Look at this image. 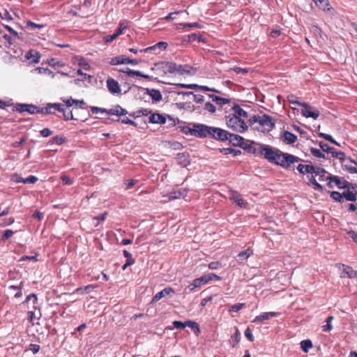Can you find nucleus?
<instances>
[{"mask_svg":"<svg viewBox=\"0 0 357 357\" xmlns=\"http://www.w3.org/2000/svg\"><path fill=\"white\" fill-rule=\"evenodd\" d=\"M259 157H262L269 162L288 168L291 164L298 162V158L289 153H282L269 145L262 144L261 151L258 150Z\"/></svg>","mask_w":357,"mask_h":357,"instance_id":"f257e3e1","label":"nucleus"},{"mask_svg":"<svg viewBox=\"0 0 357 357\" xmlns=\"http://www.w3.org/2000/svg\"><path fill=\"white\" fill-rule=\"evenodd\" d=\"M192 135L197 137H211L218 141L228 139L229 132L220 128L208 126L204 124L194 126V129H189Z\"/></svg>","mask_w":357,"mask_h":357,"instance_id":"f03ea898","label":"nucleus"},{"mask_svg":"<svg viewBox=\"0 0 357 357\" xmlns=\"http://www.w3.org/2000/svg\"><path fill=\"white\" fill-rule=\"evenodd\" d=\"M249 122L250 125L258 123L259 126L256 127V129L262 132H270L275 127L273 119L267 114H263L262 116L254 115L249 119Z\"/></svg>","mask_w":357,"mask_h":357,"instance_id":"7ed1b4c3","label":"nucleus"},{"mask_svg":"<svg viewBox=\"0 0 357 357\" xmlns=\"http://www.w3.org/2000/svg\"><path fill=\"white\" fill-rule=\"evenodd\" d=\"M226 123L228 128L236 132H243L248 129L245 122L240 120L232 114L226 116Z\"/></svg>","mask_w":357,"mask_h":357,"instance_id":"20e7f679","label":"nucleus"},{"mask_svg":"<svg viewBox=\"0 0 357 357\" xmlns=\"http://www.w3.org/2000/svg\"><path fill=\"white\" fill-rule=\"evenodd\" d=\"M328 177L330 178V181L328 182L327 185L330 188H333V182L335 183L340 189H345L351 184L349 181L337 176H328Z\"/></svg>","mask_w":357,"mask_h":357,"instance_id":"39448f33","label":"nucleus"},{"mask_svg":"<svg viewBox=\"0 0 357 357\" xmlns=\"http://www.w3.org/2000/svg\"><path fill=\"white\" fill-rule=\"evenodd\" d=\"M62 110L61 103H47L45 107H41L42 114H55L57 112Z\"/></svg>","mask_w":357,"mask_h":357,"instance_id":"423d86ee","label":"nucleus"},{"mask_svg":"<svg viewBox=\"0 0 357 357\" xmlns=\"http://www.w3.org/2000/svg\"><path fill=\"white\" fill-rule=\"evenodd\" d=\"M345 190H346L342 193V199L344 200V199H345L347 201L355 202L356 200L357 188L353 184H351L350 186L346 188Z\"/></svg>","mask_w":357,"mask_h":357,"instance_id":"0eeeda50","label":"nucleus"},{"mask_svg":"<svg viewBox=\"0 0 357 357\" xmlns=\"http://www.w3.org/2000/svg\"><path fill=\"white\" fill-rule=\"evenodd\" d=\"M175 85L178 87L183 88V89H196V90L198 89V90H201L203 91H212V92L220 93V91L218 90H216L213 88H209L206 86H200V85H198L196 84H187L178 83V84H176Z\"/></svg>","mask_w":357,"mask_h":357,"instance_id":"6e6552de","label":"nucleus"},{"mask_svg":"<svg viewBox=\"0 0 357 357\" xmlns=\"http://www.w3.org/2000/svg\"><path fill=\"white\" fill-rule=\"evenodd\" d=\"M108 91L112 94H121V89L119 82L114 78L109 77L106 81Z\"/></svg>","mask_w":357,"mask_h":357,"instance_id":"1a4fd4ad","label":"nucleus"},{"mask_svg":"<svg viewBox=\"0 0 357 357\" xmlns=\"http://www.w3.org/2000/svg\"><path fill=\"white\" fill-rule=\"evenodd\" d=\"M111 65L115 66L119 64L130 63L132 65H137L139 63L136 59H130L124 55L120 56H116L112 59L110 61Z\"/></svg>","mask_w":357,"mask_h":357,"instance_id":"9d476101","label":"nucleus"},{"mask_svg":"<svg viewBox=\"0 0 357 357\" xmlns=\"http://www.w3.org/2000/svg\"><path fill=\"white\" fill-rule=\"evenodd\" d=\"M210 278H207L206 275H202L200 278L195 279L191 284L188 286L190 291H194L196 288L200 287L202 285L208 283Z\"/></svg>","mask_w":357,"mask_h":357,"instance_id":"9b49d317","label":"nucleus"},{"mask_svg":"<svg viewBox=\"0 0 357 357\" xmlns=\"http://www.w3.org/2000/svg\"><path fill=\"white\" fill-rule=\"evenodd\" d=\"M229 199L235 202L238 206L242 208H246V203L243 199L241 195L236 190H231L229 191Z\"/></svg>","mask_w":357,"mask_h":357,"instance_id":"f8f14e48","label":"nucleus"},{"mask_svg":"<svg viewBox=\"0 0 357 357\" xmlns=\"http://www.w3.org/2000/svg\"><path fill=\"white\" fill-rule=\"evenodd\" d=\"M314 3L319 9L324 12H328L333 15L335 13L328 0H314Z\"/></svg>","mask_w":357,"mask_h":357,"instance_id":"ddd939ff","label":"nucleus"},{"mask_svg":"<svg viewBox=\"0 0 357 357\" xmlns=\"http://www.w3.org/2000/svg\"><path fill=\"white\" fill-rule=\"evenodd\" d=\"M231 110L233 115L236 116L240 120H243L244 122H245V120L248 118V112L238 105H234Z\"/></svg>","mask_w":357,"mask_h":357,"instance_id":"4468645a","label":"nucleus"},{"mask_svg":"<svg viewBox=\"0 0 357 357\" xmlns=\"http://www.w3.org/2000/svg\"><path fill=\"white\" fill-rule=\"evenodd\" d=\"M231 110L233 115L236 116L240 120H243L244 122H245V120L248 118V112L238 105H234Z\"/></svg>","mask_w":357,"mask_h":357,"instance_id":"2eb2a0df","label":"nucleus"},{"mask_svg":"<svg viewBox=\"0 0 357 357\" xmlns=\"http://www.w3.org/2000/svg\"><path fill=\"white\" fill-rule=\"evenodd\" d=\"M174 290L172 287H166L160 292H158L152 298L151 303H155L159 301L161 298L174 294Z\"/></svg>","mask_w":357,"mask_h":357,"instance_id":"dca6fc26","label":"nucleus"},{"mask_svg":"<svg viewBox=\"0 0 357 357\" xmlns=\"http://www.w3.org/2000/svg\"><path fill=\"white\" fill-rule=\"evenodd\" d=\"M176 159L177 163L183 167H186L190 164V155L187 152L178 153Z\"/></svg>","mask_w":357,"mask_h":357,"instance_id":"f3484780","label":"nucleus"},{"mask_svg":"<svg viewBox=\"0 0 357 357\" xmlns=\"http://www.w3.org/2000/svg\"><path fill=\"white\" fill-rule=\"evenodd\" d=\"M341 278H357V271L351 267L342 264Z\"/></svg>","mask_w":357,"mask_h":357,"instance_id":"a211bd4d","label":"nucleus"},{"mask_svg":"<svg viewBox=\"0 0 357 357\" xmlns=\"http://www.w3.org/2000/svg\"><path fill=\"white\" fill-rule=\"evenodd\" d=\"M280 314L279 312H263L259 315L257 316L254 320V323H261L264 320H268L272 317H278Z\"/></svg>","mask_w":357,"mask_h":357,"instance_id":"6ab92c4d","label":"nucleus"},{"mask_svg":"<svg viewBox=\"0 0 357 357\" xmlns=\"http://www.w3.org/2000/svg\"><path fill=\"white\" fill-rule=\"evenodd\" d=\"M173 325L175 328L179 329H183L186 326H190L192 328H197L199 331V325L197 323L192 321H188L185 323H183L180 321H174L173 322Z\"/></svg>","mask_w":357,"mask_h":357,"instance_id":"aec40b11","label":"nucleus"},{"mask_svg":"<svg viewBox=\"0 0 357 357\" xmlns=\"http://www.w3.org/2000/svg\"><path fill=\"white\" fill-rule=\"evenodd\" d=\"M314 175L317 176H319V180L320 181H330V178H328V176H332L331 174L328 173L326 171H325L324 169L319 168V167H315L314 166Z\"/></svg>","mask_w":357,"mask_h":357,"instance_id":"412c9836","label":"nucleus"},{"mask_svg":"<svg viewBox=\"0 0 357 357\" xmlns=\"http://www.w3.org/2000/svg\"><path fill=\"white\" fill-rule=\"evenodd\" d=\"M59 112L61 114L62 116H59L60 118H63L65 121L78 120L77 118L74 117L73 111L70 110L68 108H66L63 104H62V110H60Z\"/></svg>","mask_w":357,"mask_h":357,"instance_id":"4be33fe9","label":"nucleus"},{"mask_svg":"<svg viewBox=\"0 0 357 357\" xmlns=\"http://www.w3.org/2000/svg\"><path fill=\"white\" fill-rule=\"evenodd\" d=\"M40 57V52L34 50H30L26 54V58L34 63H39Z\"/></svg>","mask_w":357,"mask_h":357,"instance_id":"5701e85b","label":"nucleus"},{"mask_svg":"<svg viewBox=\"0 0 357 357\" xmlns=\"http://www.w3.org/2000/svg\"><path fill=\"white\" fill-rule=\"evenodd\" d=\"M281 138L282 141L287 144H294L297 139V137L289 131L283 132Z\"/></svg>","mask_w":357,"mask_h":357,"instance_id":"b1692460","label":"nucleus"},{"mask_svg":"<svg viewBox=\"0 0 357 357\" xmlns=\"http://www.w3.org/2000/svg\"><path fill=\"white\" fill-rule=\"evenodd\" d=\"M146 93L152 98L153 102H160L162 99L161 92L155 89H146Z\"/></svg>","mask_w":357,"mask_h":357,"instance_id":"393cba45","label":"nucleus"},{"mask_svg":"<svg viewBox=\"0 0 357 357\" xmlns=\"http://www.w3.org/2000/svg\"><path fill=\"white\" fill-rule=\"evenodd\" d=\"M314 36H317V43L319 45L322 46L325 43L326 35L317 26H314Z\"/></svg>","mask_w":357,"mask_h":357,"instance_id":"a878e982","label":"nucleus"},{"mask_svg":"<svg viewBox=\"0 0 357 357\" xmlns=\"http://www.w3.org/2000/svg\"><path fill=\"white\" fill-rule=\"evenodd\" d=\"M107 114L109 115L124 116L128 114V112L120 105H116L113 108L107 109Z\"/></svg>","mask_w":357,"mask_h":357,"instance_id":"bb28decb","label":"nucleus"},{"mask_svg":"<svg viewBox=\"0 0 357 357\" xmlns=\"http://www.w3.org/2000/svg\"><path fill=\"white\" fill-rule=\"evenodd\" d=\"M149 122L151 123L165 124L166 123V118L160 114L155 113L149 116Z\"/></svg>","mask_w":357,"mask_h":357,"instance_id":"cd10ccee","label":"nucleus"},{"mask_svg":"<svg viewBox=\"0 0 357 357\" xmlns=\"http://www.w3.org/2000/svg\"><path fill=\"white\" fill-rule=\"evenodd\" d=\"M187 192L188 191L185 188H181L178 190L171 192L169 194V199L172 200L184 198L186 196Z\"/></svg>","mask_w":357,"mask_h":357,"instance_id":"c85d7f7f","label":"nucleus"},{"mask_svg":"<svg viewBox=\"0 0 357 357\" xmlns=\"http://www.w3.org/2000/svg\"><path fill=\"white\" fill-rule=\"evenodd\" d=\"M234 146H241L244 139L238 135L229 133L228 139Z\"/></svg>","mask_w":357,"mask_h":357,"instance_id":"c756f323","label":"nucleus"},{"mask_svg":"<svg viewBox=\"0 0 357 357\" xmlns=\"http://www.w3.org/2000/svg\"><path fill=\"white\" fill-rule=\"evenodd\" d=\"M208 97L211 98L212 101L215 102L218 105L222 106L231 102L230 99L221 98L213 94H209Z\"/></svg>","mask_w":357,"mask_h":357,"instance_id":"7c9ffc66","label":"nucleus"},{"mask_svg":"<svg viewBox=\"0 0 357 357\" xmlns=\"http://www.w3.org/2000/svg\"><path fill=\"white\" fill-rule=\"evenodd\" d=\"M351 164L343 165V169L351 174H357V160L349 159Z\"/></svg>","mask_w":357,"mask_h":357,"instance_id":"2f4dec72","label":"nucleus"},{"mask_svg":"<svg viewBox=\"0 0 357 357\" xmlns=\"http://www.w3.org/2000/svg\"><path fill=\"white\" fill-rule=\"evenodd\" d=\"M301 107V112L305 117H312V107L305 102H301L299 105Z\"/></svg>","mask_w":357,"mask_h":357,"instance_id":"473e14b6","label":"nucleus"},{"mask_svg":"<svg viewBox=\"0 0 357 357\" xmlns=\"http://www.w3.org/2000/svg\"><path fill=\"white\" fill-rule=\"evenodd\" d=\"M73 62L75 64H77L79 66H82L84 70L89 69V64L86 62V61L81 56H76L73 58Z\"/></svg>","mask_w":357,"mask_h":357,"instance_id":"72a5a7b5","label":"nucleus"},{"mask_svg":"<svg viewBox=\"0 0 357 357\" xmlns=\"http://www.w3.org/2000/svg\"><path fill=\"white\" fill-rule=\"evenodd\" d=\"M162 68L167 73H173L179 70L178 67L172 62L162 63Z\"/></svg>","mask_w":357,"mask_h":357,"instance_id":"f704fd0d","label":"nucleus"},{"mask_svg":"<svg viewBox=\"0 0 357 357\" xmlns=\"http://www.w3.org/2000/svg\"><path fill=\"white\" fill-rule=\"evenodd\" d=\"M261 144L252 142L251 144L248 146L245 149L248 151V152L253 153L256 156H259L260 153H258V150L261 151Z\"/></svg>","mask_w":357,"mask_h":357,"instance_id":"c9c22d12","label":"nucleus"},{"mask_svg":"<svg viewBox=\"0 0 357 357\" xmlns=\"http://www.w3.org/2000/svg\"><path fill=\"white\" fill-rule=\"evenodd\" d=\"M121 72L124 73H126L127 75L130 76V77H133V76H137V77H142L145 79H150L151 77L148 75H143L141 72L139 71H137V70H130L129 68H127L126 70H121Z\"/></svg>","mask_w":357,"mask_h":357,"instance_id":"e433bc0d","label":"nucleus"},{"mask_svg":"<svg viewBox=\"0 0 357 357\" xmlns=\"http://www.w3.org/2000/svg\"><path fill=\"white\" fill-rule=\"evenodd\" d=\"M252 255L253 250L251 248H248L246 250L239 252L238 255V260L240 261H245Z\"/></svg>","mask_w":357,"mask_h":357,"instance_id":"4c0bfd02","label":"nucleus"},{"mask_svg":"<svg viewBox=\"0 0 357 357\" xmlns=\"http://www.w3.org/2000/svg\"><path fill=\"white\" fill-rule=\"evenodd\" d=\"M297 169L303 174L305 173L312 174V165L300 164Z\"/></svg>","mask_w":357,"mask_h":357,"instance_id":"58836bf2","label":"nucleus"},{"mask_svg":"<svg viewBox=\"0 0 357 357\" xmlns=\"http://www.w3.org/2000/svg\"><path fill=\"white\" fill-rule=\"evenodd\" d=\"M167 43H165V42H159V43H158L156 45H155L153 46L147 47V48H146L144 50H141L140 52H149L150 50L155 49L156 47L165 50V49L167 48Z\"/></svg>","mask_w":357,"mask_h":357,"instance_id":"ea45409f","label":"nucleus"},{"mask_svg":"<svg viewBox=\"0 0 357 357\" xmlns=\"http://www.w3.org/2000/svg\"><path fill=\"white\" fill-rule=\"evenodd\" d=\"M301 347L303 351L307 352L312 347V342L310 340H303L301 342Z\"/></svg>","mask_w":357,"mask_h":357,"instance_id":"a19ab883","label":"nucleus"},{"mask_svg":"<svg viewBox=\"0 0 357 357\" xmlns=\"http://www.w3.org/2000/svg\"><path fill=\"white\" fill-rule=\"evenodd\" d=\"M333 316H329L327 317V319H326V324L325 325L322 326L323 331H330L332 330L333 326L331 324V321H333Z\"/></svg>","mask_w":357,"mask_h":357,"instance_id":"79ce46f5","label":"nucleus"},{"mask_svg":"<svg viewBox=\"0 0 357 357\" xmlns=\"http://www.w3.org/2000/svg\"><path fill=\"white\" fill-rule=\"evenodd\" d=\"M28 106H29V104L17 103L15 105L13 110L19 112L20 113L24 112H27Z\"/></svg>","mask_w":357,"mask_h":357,"instance_id":"37998d69","label":"nucleus"},{"mask_svg":"<svg viewBox=\"0 0 357 357\" xmlns=\"http://www.w3.org/2000/svg\"><path fill=\"white\" fill-rule=\"evenodd\" d=\"M332 154V156L339 159L341 161H344L345 160V153L342 151H337L334 148L333 151L330 152Z\"/></svg>","mask_w":357,"mask_h":357,"instance_id":"c03bdc74","label":"nucleus"},{"mask_svg":"<svg viewBox=\"0 0 357 357\" xmlns=\"http://www.w3.org/2000/svg\"><path fill=\"white\" fill-rule=\"evenodd\" d=\"M183 95H193L194 96V101L197 103L202 102L204 101V96L200 94H193V92H182L181 93Z\"/></svg>","mask_w":357,"mask_h":357,"instance_id":"a18cd8bd","label":"nucleus"},{"mask_svg":"<svg viewBox=\"0 0 357 357\" xmlns=\"http://www.w3.org/2000/svg\"><path fill=\"white\" fill-rule=\"evenodd\" d=\"M66 141V138L61 136H55L52 137L50 140L52 144H55L56 145H61Z\"/></svg>","mask_w":357,"mask_h":357,"instance_id":"49530a36","label":"nucleus"},{"mask_svg":"<svg viewBox=\"0 0 357 357\" xmlns=\"http://www.w3.org/2000/svg\"><path fill=\"white\" fill-rule=\"evenodd\" d=\"M41 108L31 104H29L27 107V112L31 114L40 113Z\"/></svg>","mask_w":357,"mask_h":357,"instance_id":"de8ad7c7","label":"nucleus"},{"mask_svg":"<svg viewBox=\"0 0 357 357\" xmlns=\"http://www.w3.org/2000/svg\"><path fill=\"white\" fill-rule=\"evenodd\" d=\"M26 27L30 28L32 30H33V29H35L36 28L41 29V28H43L45 26L44 24H36V23L33 22H31V20H27L26 22Z\"/></svg>","mask_w":357,"mask_h":357,"instance_id":"09e8293b","label":"nucleus"},{"mask_svg":"<svg viewBox=\"0 0 357 357\" xmlns=\"http://www.w3.org/2000/svg\"><path fill=\"white\" fill-rule=\"evenodd\" d=\"M204 109L211 114H213L216 111V107L213 104L211 103L210 102H206L204 104Z\"/></svg>","mask_w":357,"mask_h":357,"instance_id":"8fccbe9b","label":"nucleus"},{"mask_svg":"<svg viewBox=\"0 0 357 357\" xmlns=\"http://www.w3.org/2000/svg\"><path fill=\"white\" fill-rule=\"evenodd\" d=\"M331 197L335 201L342 202V195L337 191H333L331 193Z\"/></svg>","mask_w":357,"mask_h":357,"instance_id":"3c124183","label":"nucleus"},{"mask_svg":"<svg viewBox=\"0 0 357 357\" xmlns=\"http://www.w3.org/2000/svg\"><path fill=\"white\" fill-rule=\"evenodd\" d=\"M319 146L324 152L330 153L331 151H333V147L329 146L327 144L324 143V142H319Z\"/></svg>","mask_w":357,"mask_h":357,"instance_id":"603ef678","label":"nucleus"},{"mask_svg":"<svg viewBox=\"0 0 357 357\" xmlns=\"http://www.w3.org/2000/svg\"><path fill=\"white\" fill-rule=\"evenodd\" d=\"M151 113V110L149 109H142L135 112V114L136 115V117H139L141 116H147Z\"/></svg>","mask_w":357,"mask_h":357,"instance_id":"864d4df0","label":"nucleus"},{"mask_svg":"<svg viewBox=\"0 0 357 357\" xmlns=\"http://www.w3.org/2000/svg\"><path fill=\"white\" fill-rule=\"evenodd\" d=\"M230 70H232V71L236 73L237 74H243V75L247 74L249 72L248 68H240V67H237V66L230 68Z\"/></svg>","mask_w":357,"mask_h":357,"instance_id":"5fc2aeb1","label":"nucleus"},{"mask_svg":"<svg viewBox=\"0 0 357 357\" xmlns=\"http://www.w3.org/2000/svg\"><path fill=\"white\" fill-rule=\"evenodd\" d=\"M13 105V100H8L4 101L0 99V109H6L7 107L12 106Z\"/></svg>","mask_w":357,"mask_h":357,"instance_id":"6e6d98bb","label":"nucleus"},{"mask_svg":"<svg viewBox=\"0 0 357 357\" xmlns=\"http://www.w3.org/2000/svg\"><path fill=\"white\" fill-rule=\"evenodd\" d=\"M14 234V231L11 229H7L4 231L2 236V241H5L10 238Z\"/></svg>","mask_w":357,"mask_h":357,"instance_id":"4d7b16f0","label":"nucleus"},{"mask_svg":"<svg viewBox=\"0 0 357 357\" xmlns=\"http://www.w3.org/2000/svg\"><path fill=\"white\" fill-rule=\"evenodd\" d=\"M245 306V303H238V304H235V305H233L229 311H231V312H238V311H240L243 307Z\"/></svg>","mask_w":357,"mask_h":357,"instance_id":"13d9d810","label":"nucleus"},{"mask_svg":"<svg viewBox=\"0 0 357 357\" xmlns=\"http://www.w3.org/2000/svg\"><path fill=\"white\" fill-rule=\"evenodd\" d=\"M127 28V26L125 25V24L123 22H121L119 24V26L118 27V29L115 31V33L116 34L117 36H119L120 35H121L123 32V30L126 29Z\"/></svg>","mask_w":357,"mask_h":357,"instance_id":"bf43d9fd","label":"nucleus"},{"mask_svg":"<svg viewBox=\"0 0 357 357\" xmlns=\"http://www.w3.org/2000/svg\"><path fill=\"white\" fill-rule=\"evenodd\" d=\"M38 181V178L35 176L31 175L22 181L23 183H35Z\"/></svg>","mask_w":357,"mask_h":357,"instance_id":"052dcab7","label":"nucleus"},{"mask_svg":"<svg viewBox=\"0 0 357 357\" xmlns=\"http://www.w3.org/2000/svg\"><path fill=\"white\" fill-rule=\"evenodd\" d=\"M319 135L325 139L331 142V143H336V141L333 138V137L330 135H327L323 132H318Z\"/></svg>","mask_w":357,"mask_h":357,"instance_id":"680f3d73","label":"nucleus"},{"mask_svg":"<svg viewBox=\"0 0 357 357\" xmlns=\"http://www.w3.org/2000/svg\"><path fill=\"white\" fill-rule=\"evenodd\" d=\"M319 135L325 139L331 142V143H336V141L333 138V137L330 135H327L323 132H318Z\"/></svg>","mask_w":357,"mask_h":357,"instance_id":"e2e57ef3","label":"nucleus"},{"mask_svg":"<svg viewBox=\"0 0 357 357\" xmlns=\"http://www.w3.org/2000/svg\"><path fill=\"white\" fill-rule=\"evenodd\" d=\"M208 266L209 269L215 270L221 267V264L219 261H212L208 264Z\"/></svg>","mask_w":357,"mask_h":357,"instance_id":"0e129e2a","label":"nucleus"},{"mask_svg":"<svg viewBox=\"0 0 357 357\" xmlns=\"http://www.w3.org/2000/svg\"><path fill=\"white\" fill-rule=\"evenodd\" d=\"M61 179L62 180V182L64 185H72L73 184V181L67 175H62L61 176Z\"/></svg>","mask_w":357,"mask_h":357,"instance_id":"69168bd1","label":"nucleus"},{"mask_svg":"<svg viewBox=\"0 0 357 357\" xmlns=\"http://www.w3.org/2000/svg\"><path fill=\"white\" fill-rule=\"evenodd\" d=\"M117 37L118 36L114 33L112 35H108V36H105L103 39L106 43H109L112 42L114 40H115Z\"/></svg>","mask_w":357,"mask_h":357,"instance_id":"338daca9","label":"nucleus"},{"mask_svg":"<svg viewBox=\"0 0 357 357\" xmlns=\"http://www.w3.org/2000/svg\"><path fill=\"white\" fill-rule=\"evenodd\" d=\"M40 133L43 137H47L52 134V131L50 130L49 128H46L41 130L40 131Z\"/></svg>","mask_w":357,"mask_h":357,"instance_id":"774afa93","label":"nucleus"}]
</instances>
